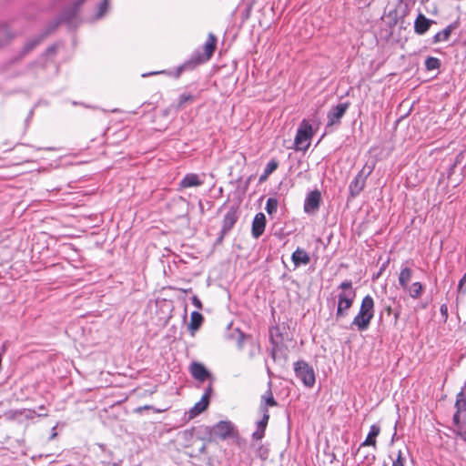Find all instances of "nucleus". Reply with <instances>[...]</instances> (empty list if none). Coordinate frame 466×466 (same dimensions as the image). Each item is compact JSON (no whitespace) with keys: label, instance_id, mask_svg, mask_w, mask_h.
<instances>
[{"label":"nucleus","instance_id":"38","mask_svg":"<svg viewBox=\"0 0 466 466\" xmlns=\"http://www.w3.org/2000/svg\"><path fill=\"white\" fill-rule=\"evenodd\" d=\"M246 339V336L243 333H240L239 338L238 339V346L239 349L243 347V341Z\"/></svg>","mask_w":466,"mask_h":466},{"label":"nucleus","instance_id":"35","mask_svg":"<svg viewBox=\"0 0 466 466\" xmlns=\"http://www.w3.org/2000/svg\"><path fill=\"white\" fill-rule=\"evenodd\" d=\"M191 301H192V304L198 309H202V303H201L200 299L197 296H193L192 299H191Z\"/></svg>","mask_w":466,"mask_h":466},{"label":"nucleus","instance_id":"39","mask_svg":"<svg viewBox=\"0 0 466 466\" xmlns=\"http://www.w3.org/2000/svg\"><path fill=\"white\" fill-rule=\"evenodd\" d=\"M375 459V456L373 454H367L364 458V460L368 462V463H371Z\"/></svg>","mask_w":466,"mask_h":466},{"label":"nucleus","instance_id":"31","mask_svg":"<svg viewBox=\"0 0 466 466\" xmlns=\"http://www.w3.org/2000/svg\"><path fill=\"white\" fill-rule=\"evenodd\" d=\"M193 96L190 94H182L178 98V106L182 107L186 103L192 102Z\"/></svg>","mask_w":466,"mask_h":466},{"label":"nucleus","instance_id":"28","mask_svg":"<svg viewBox=\"0 0 466 466\" xmlns=\"http://www.w3.org/2000/svg\"><path fill=\"white\" fill-rule=\"evenodd\" d=\"M262 413H263L262 419L257 422V427L260 428V429L263 428L266 430L268 420H269V413H268V410H264V411H262Z\"/></svg>","mask_w":466,"mask_h":466},{"label":"nucleus","instance_id":"12","mask_svg":"<svg viewBox=\"0 0 466 466\" xmlns=\"http://www.w3.org/2000/svg\"><path fill=\"white\" fill-rule=\"evenodd\" d=\"M190 372L193 378L201 382L205 381L210 376L209 372L204 367V365L198 362H194L191 364Z\"/></svg>","mask_w":466,"mask_h":466},{"label":"nucleus","instance_id":"30","mask_svg":"<svg viewBox=\"0 0 466 466\" xmlns=\"http://www.w3.org/2000/svg\"><path fill=\"white\" fill-rule=\"evenodd\" d=\"M279 167V162L276 159H271L268 162L264 171L266 174L271 175Z\"/></svg>","mask_w":466,"mask_h":466},{"label":"nucleus","instance_id":"13","mask_svg":"<svg viewBox=\"0 0 466 466\" xmlns=\"http://www.w3.org/2000/svg\"><path fill=\"white\" fill-rule=\"evenodd\" d=\"M434 22L432 20L428 19L425 15H423L422 14H420L417 16L415 23H414L415 32L418 35H423L429 30L431 25Z\"/></svg>","mask_w":466,"mask_h":466},{"label":"nucleus","instance_id":"16","mask_svg":"<svg viewBox=\"0 0 466 466\" xmlns=\"http://www.w3.org/2000/svg\"><path fill=\"white\" fill-rule=\"evenodd\" d=\"M380 432V427L377 424H373L370 426V431L365 439V441L360 444V449H362L367 446H372L376 448V438L379 436Z\"/></svg>","mask_w":466,"mask_h":466},{"label":"nucleus","instance_id":"5","mask_svg":"<svg viewBox=\"0 0 466 466\" xmlns=\"http://www.w3.org/2000/svg\"><path fill=\"white\" fill-rule=\"evenodd\" d=\"M234 425L228 420H221L215 424L211 429V435L225 440L232 435Z\"/></svg>","mask_w":466,"mask_h":466},{"label":"nucleus","instance_id":"18","mask_svg":"<svg viewBox=\"0 0 466 466\" xmlns=\"http://www.w3.org/2000/svg\"><path fill=\"white\" fill-rule=\"evenodd\" d=\"M238 218V217L236 210L231 209L228 212H227L223 219V232L229 231L237 222Z\"/></svg>","mask_w":466,"mask_h":466},{"label":"nucleus","instance_id":"10","mask_svg":"<svg viewBox=\"0 0 466 466\" xmlns=\"http://www.w3.org/2000/svg\"><path fill=\"white\" fill-rule=\"evenodd\" d=\"M266 227V217L263 213L256 214L252 222V236L258 238L264 232Z\"/></svg>","mask_w":466,"mask_h":466},{"label":"nucleus","instance_id":"29","mask_svg":"<svg viewBox=\"0 0 466 466\" xmlns=\"http://www.w3.org/2000/svg\"><path fill=\"white\" fill-rule=\"evenodd\" d=\"M262 413H263L262 419L257 422V427L260 428V429L263 428L266 430L268 420H269V413H268V410H264V411H262Z\"/></svg>","mask_w":466,"mask_h":466},{"label":"nucleus","instance_id":"11","mask_svg":"<svg viewBox=\"0 0 466 466\" xmlns=\"http://www.w3.org/2000/svg\"><path fill=\"white\" fill-rule=\"evenodd\" d=\"M209 405V400H207V396H202L200 400L198 401L188 411H187V420H193L203 411H205Z\"/></svg>","mask_w":466,"mask_h":466},{"label":"nucleus","instance_id":"3","mask_svg":"<svg viewBox=\"0 0 466 466\" xmlns=\"http://www.w3.org/2000/svg\"><path fill=\"white\" fill-rule=\"evenodd\" d=\"M312 135V126L307 120H303L299 125L295 137L294 144L296 149L307 150L309 147V140Z\"/></svg>","mask_w":466,"mask_h":466},{"label":"nucleus","instance_id":"32","mask_svg":"<svg viewBox=\"0 0 466 466\" xmlns=\"http://www.w3.org/2000/svg\"><path fill=\"white\" fill-rule=\"evenodd\" d=\"M265 429H260V428H258L257 427V430L253 432L252 434V438L253 440H256V441H260L263 439L264 435H265Z\"/></svg>","mask_w":466,"mask_h":466},{"label":"nucleus","instance_id":"25","mask_svg":"<svg viewBox=\"0 0 466 466\" xmlns=\"http://www.w3.org/2000/svg\"><path fill=\"white\" fill-rule=\"evenodd\" d=\"M407 289H408L410 296L413 299H417L421 294L422 285L420 282H414Z\"/></svg>","mask_w":466,"mask_h":466},{"label":"nucleus","instance_id":"33","mask_svg":"<svg viewBox=\"0 0 466 466\" xmlns=\"http://www.w3.org/2000/svg\"><path fill=\"white\" fill-rule=\"evenodd\" d=\"M458 289L460 292H466V273L463 275L459 282Z\"/></svg>","mask_w":466,"mask_h":466},{"label":"nucleus","instance_id":"34","mask_svg":"<svg viewBox=\"0 0 466 466\" xmlns=\"http://www.w3.org/2000/svg\"><path fill=\"white\" fill-rule=\"evenodd\" d=\"M392 466H405L404 459L401 457L400 451L399 452L398 458L393 461Z\"/></svg>","mask_w":466,"mask_h":466},{"label":"nucleus","instance_id":"1","mask_svg":"<svg viewBox=\"0 0 466 466\" xmlns=\"http://www.w3.org/2000/svg\"><path fill=\"white\" fill-rule=\"evenodd\" d=\"M375 314L374 299L371 296H365L360 303L358 314L353 318L350 328L358 331H365L369 329Z\"/></svg>","mask_w":466,"mask_h":466},{"label":"nucleus","instance_id":"19","mask_svg":"<svg viewBox=\"0 0 466 466\" xmlns=\"http://www.w3.org/2000/svg\"><path fill=\"white\" fill-rule=\"evenodd\" d=\"M456 28V24H451L443 30L438 32L433 36V43H441L447 41L451 34V32Z\"/></svg>","mask_w":466,"mask_h":466},{"label":"nucleus","instance_id":"9","mask_svg":"<svg viewBox=\"0 0 466 466\" xmlns=\"http://www.w3.org/2000/svg\"><path fill=\"white\" fill-rule=\"evenodd\" d=\"M371 172V169L368 171V174L364 176L363 170L360 171L355 178L350 184V192L351 196H357L364 188L366 177Z\"/></svg>","mask_w":466,"mask_h":466},{"label":"nucleus","instance_id":"22","mask_svg":"<svg viewBox=\"0 0 466 466\" xmlns=\"http://www.w3.org/2000/svg\"><path fill=\"white\" fill-rule=\"evenodd\" d=\"M412 277V271L409 268H404L400 270L399 276V283L403 289H407L409 282L410 281Z\"/></svg>","mask_w":466,"mask_h":466},{"label":"nucleus","instance_id":"27","mask_svg":"<svg viewBox=\"0 0 466 466\" xmlns=\"http://www.w3.org/2000/svg\"><path fill=\"white\" fill-rule=\"evenodd\" d=\"M425 66L428 70L438 69L441 66V61L436 57L429 56L425 60Z\"/></svg>","mask_w":466,"mask_h":466},{"label":"nucleus","instance_id":"6","mask_svg":"<svg viewBox=\"0 0 466 466\" xmlns=\"http://www.w3.org/2000/svg\"><path fill=\"white\" fill-rule=\"evenodd\" d=\"M216 46H217V38L212 33H209L208 35V39L203 46L204 52L202 55H198L196 60L198 63H204V62L208 61L211 58V56H213V53L216 49Z\"/></svg>","mask_w":466,"mask_h":466},{"label":"nucleus","instance_id":"15","mask_svg":"<svg viewBox=\"0 0 466 466\" xmlns=\"http://www.w3.org/2000/svg\"><path fill=\"white\" fill-rule=\"evenodd\" d=\"M454 432L462 441H466V419H461L460 415H453Z\"/></svg>","mask_w":466,"mask_h":466},{"label":"nucleus","instance_id":"40","mask_svg":"<svg viewBox=\"0 0 466 466\" xmlns=\"http://www.w3.org/2000/svg\"><path fill=\"white\" fill-rule=\"evenodd\" d=\"M441 314H442L445 318H447V317H448V309H447L446 305H442V306L441 307Z\"/></svg>","mask_w":466,"mask_h":466},{"label":"nucleus","instance_id":"2","mask_svg":"<svg viewBox=\"0 0 466 466\" xmlns=\"http://www.w3.org/2000/svg\"><path fill=\"white\" fill-rule=\"evenodd\" d=\"M339 289H340V292L338 294L337 319L345 318L349 314V310L352 307L356 298V290L353 289L350 280L341 282L339 286Z\"/></svg>","mask_w":466,"mask_h":466},{"label":"nucleus","instance_id":"26","mask_svg":"<svg viewBox=\"0 0 466 466\" xmlns=\"http://www.w3.org/2000/svg\"><path fill=\"white\" fill-rule=\"evenodd\" d=\"M278 206H279L278 200L274 198H269L267 200L265 209L268 215H272L277 212Z\"/></svg>","mask_w":466,"mask_h":466},{"label":"nucleus","instance_id":"23","mask_svg":"<svg viewBox=\"0 0 466 466\" xmlns=\"http://www.w3.org/2000/svg\"><path fill=\"white\" fill-rule=\"evenodd\" d=\"M109 8V0H102V2L98 5L97 9L94 15V20H99L103 18L107 13Z\"/></svg>","mask_w":466,"mask_h":466},{"label":"nucleus","instance_id":"41","mask_svg":"<svg viewBox=\"0 0 466 466\" xmlns=\"http://www.w3.org/2000/svg\"><path fill=\"white\" fill-rule=\"evenodd\" d=\"M269 177V174H266V172L264 171L263 174L260 176L259 177V181L260 182H263L265 181L268 177Z\"/></svg>","mask_w":466,"mask_h":466},{"label":"nucleus","instance_id":"8","mask_svg":"<svg viewBox=\"0 0 466 466\" xmlns=\"http://www.w3.org/2000/svg\"><path fill=\"white\" fill-rule=\"evenodd\" d=\"M320 193L318 190L311 191L308 194L304 202V211L306 213H314L319 208Z\"/></svg>","mask_w":466,"mask_h":466},{"label":"nucleus","instance_id":"37","mask_svg":"<svg viewBox=\"0 0 466 466\" xmlns=\"http://www.w3.org/2000/svg\"><path fill=\"white\" fill-rule=\"evenodd\" d=\"M211 393H212V387L209 384L202 396H207V400H209Z\"/></svg>","mask_w":466,"mask_h":466},{"label":"nucleus","instance_id":"24","mask_svg":"<svg viewBox=\"0 0 466 466\" xmlns=\"http://www.w3.org/2000/svg\"><path fill=\"white\" fill-rule=\"evenodd\" d=\"M203 320L202 315L198 311H193L190 316V324L189 327L191 329H198Z\"/></svg>","mask_w":466,"mask_h":466},{"label":"nucleus","instance_id":"14","mask_svg":"<svg viewBox=\"0 0 466 466\" xmlns=\"http://www.w3.org/2000/svg\"><path fill=\"white\" fill-rule=\"evenodd\" d=\"M291 259L295 267H299L300 265H308L310 261V257L305 249L297 248L292 253Z\"/></svg>","mask_w":466,"mask_h":466},{"label":"nucleus","instance_id":"17","mask_svg":"<svg viewBox=\"0 0 466 466\" xmlns=\"http://www.w3.org/2000/svg\"><path fill=\"white\" fill-rule=\"evenodd\" d=\"M203 184V181L199 178L197 174H187L184 178L180 181L179 185L183 188L198 187Z\"/></svg>","mask_w":466,"mask_h":466},{"label":"nucleus","instance_id":"21","mask_svg":"<svg viewBox=\"0 0 466 466\" xmlns=\"http://www.w3.org/2000/svg\"><path fill=\"white\" fill-rule=\"evenodd\" d=\"M455 408H456L455 414H458L460 416H461V413L466 411V397L464 394V389H461V390L456 396Z\"/></svg>","mask_w":466,"mask_h":466},{"label":"nucleus","instance_id":"7","mask_svg":"<svg viewBox=\"0 0 466 466\" xmlns=\"http://www.w3.org/2000/svg\"><path fill=\"white\" fill-rule=\"evenodd\" d=\"M348 108L349 103H340L333 106L328 113V125L333 126L339 124Z\"/></svg>","mask_w":466,"mask_h":466},{"label":"nucleus","instance_id":"4","mask_svg":"<svg viewBox=\"0 0 466 466\" xmlns=\"http://www.w3.org/2000/svg\"><path fill=\"white\" fill-rule=\"evenodd\" d=\"M295 373L305 386L312 387L315 383V373L313 369L305 361H298L295 363Z\"/></svg>","mask_w":466,"mask_h":466},{"label":"nucleus","instance_id":"43","mask_svg":"<svg viewBox=\"0 0 466 466\" xmlns=\"http://www.w3.org/2000/svg\"><path fill=\"white\" fill-rule=\"evenodd\" d=\"M85 2V0H79L76 2V5L78 7L80 5H82Z\"/></svg>","mask_w":466,"mask_h":466},{"label":"nucleus","instance_id":"36","mask_svg":"<svg viewBox=\"0 0 466 466\" xmlns=\"http://www.w3.org/2000/svg\"><path fill=\"white\" fill-rule=\"evenodd\" d=\"M39 42V40H35V41H32V42H29L25 45V48L26 49V51H29L31 50L35 45H37Z\"/></svg>","mask_w":466,"mask_h":466},{"label":"nucleus","instance_id":"20","mask_svg":"<svg viewBox=\"0 0 466 466\" xmlns=\"http://www.w3.org/2000/svg\"><path fill=\"white\" fill-rule=\"evenodd\" d=\"M277 404L271 390H268L261 397L260 410L264 411V410H268V407H274L277 406Z\"/></svg>","mask_w":466,"mask_h":466},{"label":"nucleus","instance_id":"44","mask_svg":"<svg viewBox=\"0 0 466 466\" xmlns=\"http://www.w3.org/2000/svg\"><path fill=\"white\" fill-rule=\"evenodd\" d=\"M54 50H55V47H50V48L48 49V52H53Z\"/></svg>","mask_w":466,"mask_h":466},{"label":"nucleus","instance_id":"42","mask_svg":"<svg viewBox=\"0 0 466 466\" xmlns=\"http://www.w3.org/2000/svg\"><path fill=\"white\" fill-rule=\"evenodd\" d=\"M159 72H151V73H147V74H143L142 76L143 77H147L148 76H153V75H157L158 74Z\"/></svg>","mask_w":466,"mask_h":466}]
</instances>
